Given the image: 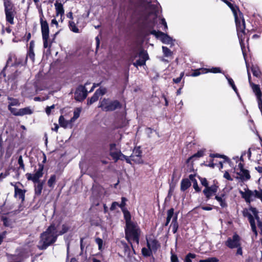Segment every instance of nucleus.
Returning a JSON list of instances; mask_svg holds the SVG:
<instances>
[{
    "label": "nucleus",
    "instance_id": "nucleus-33",
    "mask_svg": "<svg viewBox=\"0 0 262 262\" xmlns=\"http://www.w3.org/2000/svg\"><path fill=\"white\" fill-rule=\"evenodd\" d=\"M121 154V152L120 149L115 151H111L110 153V156L115 161H117L119 159Z\"/></svg>",
    "mask_w": 262,
    "mask_h": 262
},
{
    "label": "nucleus",
    "instance_id": "nucleus-19",
    "mask_svg": "<svg viewBox=\"0 0 262 262\" xmlns=\"http://www.w3.org/2000/svg\"><path fill=\"white\" fill-rule=\"evenodd\" d=\"M6 14V19L7 21L11 25L14 24V17L16 12L14 10H11L5 11Z\"/></svg>",
    "mask_w": 262,
    "mask_h": 262
},
{
    "label": "nucleus",
    "instance_id": "nucleus-17",
    "mask_svg": "<svg viewBox=\"0 0 262 262\" xmlns=\"http://www.w3.org/2000/svg\"><path fill=\"white\" fill-rule=\"evenodd\" d=\"M55 224L56 230L57 231V235L63 234L68 232L70 229V227L67 224H63L61 227L59 224Z\"/></svg>",
    "mask_w": 262,
    "mask_h": 262
},
{
    "label": "nucleus",
    "instance_id": "nucleus-47",
    "mask_svg": "<svg viewBox=\"0 0 262 262\" xmlns=\"http://www.w3.org/2000/svg\"><path fill=\"white\" fill-rule=\"evenodd\" d=\"M8 100H11V102L9 103V104L8 106H15V105H18L19 104V102L18 100L13 99L12 98L8 97Z\"/></svg>",
    "mask_w": 262,
    "mask_h": 262
},
{
    "label": "nucleus",
    "instance_id": "nucleus-6",
    "mask_svg": "<svg viewBox=\"0 0 262 262\" xmlns=\"http://www.w3.org/2000/svg\"><path fill=\"white\" fill-rule=\"evenodd\" d=\"M150 33L155 35L157 38L159 39L163 43L173 45V40L170 36L167 34L161 31H156L155 30H152Z\"/></svg>",
    "mask_w": 262,
    "mask_h": 262
},
{
    "label": "nucleus",
    "instance_id": "nucleus-61",
    "mask_svg": "<svg viewBox=\"0 0 262 262\" xmlns=\"http://www.w3.org/2000/svg\"><path fill=\"white\" fill-rule=\"evenodd\" d=\"M120 204L116 202H114L112 203V206L110 208L111 210H114L116 208L117 206H119Z\"/></svg>",
    "mask_w": 262,
    "mask_h": 262
},
{
    "label": "nucleus",
    "instance_id": "nucleus-50",
    "mask_svg": "<svg viewBox=\"0 0 262 262\" xmlns=\"http://www.w3.org/2000/svg\"><path fill=\"white\" fill-rule=\"evenodd\" d=\"M218 259L215 257H209L206 259H201L199 262H217Z\"/></svg>",
    "mask_w": 262,
    "mask_h": 262
},
{
    "label": "nucleus",
    "instance_id": "nucleus-53",
    "mask_svg": "<svg viewBox=\"0 0 262 262\" xmlns=\"http://www.w3.org/2000/svg\"><path fill=\"white\" fill-rule=\"evenodd\" d=\"M184 73L181 72L180 74V75L179 77H178L177 78L173 79V82L176 83H179L181 81V80L182 78H183V77L184 76Z\"/></svg>",
    "mask_w": 262,
    "mask_h": 262
},
{
    "label": "nucleus",
    "instance_id": "nucleus-9",
    "mask_svg": "<svg viewBox=\"0 0 262 262\" xmlns=\"http://www.w3.org/2000/svg\"><path fill=\"white\" fill-rule=\"evenodd\" d=\"M142 151L140 147H135L132 154L129 156L131 162L133 161L136 163L140 164L143 162L141 156Z\"/></svg>",
    "mask_w": 262,
    "mask_h": 262
},
{
    "label": "nucleus",
    "instance_id": "nucleus-44",
    "mask_svg": "<svg viewBox=\"0 0 262 262\" xmlns=\"http://www.w3.org/2000/svg\"><path fill=\"white\" fill-rule=\"evenodd\" d=\"M243 214L244 216L248 217L249 221L254 219V216L250 213H249L247 209H244L243 211Z\"/></svg>",
    "mask_w": 262,
    "mask_h": 262
},
{
    "label": "nucleus",
    "instance_id": "nucleus-5",
    "mask_svg": "<svg viewBox=\"0 0 262 262\" xmlns=\"http://www.w3.org/2000/svg\"><path fill=\"white\" fill-rule=\"evenodd\" d=\"M40 23L41 26V31L43 42V47L47 48L50 47V45L48 43L49 37V25L46 20L43 19V15L42 13L40 17Z\"/></svg>",
    "mask_w": 262,
    "mask_h": 262
},
{
    "label": "nucleus",
    "instance_id": "nucleus-32",
    "mask_svg": "<svg viewBox=\"0 0 262 262\" xmlns=\"http://www.w3.org/2000/svg\"><path fill=\"white\" fill-rule=\"evenodd\" d=\"M4 6L5 11L14 9L13 5L10 0H4Z\"/></svg>",
    "mask_w": 262,
    "mask_h": 262
},
{
    "label": "nucleus",
    "instance_id": "nucleus-12",
    "mask_svg": "<svg viewBox=\"0 0 262 262\" xmlns=\"http://www.w3.org/2000/svg\"><path fill=\"white\" fill-rule=\"evenodd\" d=\"M157 23V16L155 13H150L146 18L145 24L147 28L152 29Z\"/></svg>",
    "mask_w": 262,
    "mask_h": 262
},
{
    "label": "nucleus",
    "instance_id": "nucleus-49",
    "mask_svg": "<svg viewBox=\"0 0 262 262\" xmlns=\"http://www.w3.org/2000/svg\"><path fill=\"white\" fill-rule=\"evenodd\" d=\"M18 163L19 165V168L25 170V164H24L22 156H19Z\"/></svg>",
    "mask_w": 262,
    "mask_h": 262
},
{
    "label": "nucleus",
    "instance_id": "nucleus-38",
    "mask_svg": "<svg viewBox=\"0 0 262 262\" xmlns=\"http://www.w3.org/2000/svg\"><path fill=\"white\" fill-rule=\"evenodd\" d=\"M56 176L55 174L52 175L50 179H49L48 181V186L51 187L53 188L54 186V184L56 182Z\"/></svg>",
    "mask_w": 262,
    "mask_h": 262
},
{
    "label": "nucleus",
    "instance_id": "nucleus-60",
    "mask_svg": "<svg viewBox=\"0 0 262 262\" xmlns=\"http://www.w3.org/2000/svg\"><path fill=\"white\" fill-rule=\"evenodd\" d=\"M171 262H179L178 257L176 255L172 254L171 256Z\"/></svg>",
    "mask_w": 262,
    "mask_h": 262
},
{
    "label": "nucleus",
    "instance_id": "nucleus-23",
    "mask_svg": "<svg viewBox=\"0 0 262 262\" xmlns=\"http://www.w3.org/2000/svg\"><path fill=\"white\" fill-rule=\"evenodd\" d=\"M147 245L149 249L155 251L157 250L159 246L158 242L156 239L147 240Z\"/></svg>",
    "mask_w": 262,
    "mask_h": 262
},
{
    "label": "nucleus",
    "instance_id": "nucleus-59",
    "mask_svg": "<svg viewBox=\"0 0 262 262\" xmlns=\"http://www.w3.org/2000/svg\"><path fill=\"white\" fill-rule=\"evenodd\" d=\"M28 56L32 60H34V56H35V54L34 53L33 50H29V52L28 53Z\"/></svg>",
    "mask_w": 262,
    "mask_h": 262
},
{
    "label": "nucleus",
    "instance_id": "nucleus-58",
    "mask_svg": "<svg viewBox=\"0 0 262 262\" xmlns=\"http://www.w3.org/2000/svg\"><path fill=\"white\" fill-rule=\"evenodd\" d=\"M6 234V231H4L2 233H0V245L3 242L4 238H5Z\"/></svg>",
    "mask_w": 262,
    "mask_h": 262
},
{
    "label": "nucleus",
    "instance_id": "nucleus-35",
    "mask_svg": "<svg viewBox=\"0 0 262 262\" xmlns=\"http://www.w3.org/2000/svg\"><path fill=\"white\" fill-rule=\"evenodd\" d=\"M81 112V109L80 108H76L74 112V116L71 118V122H74L77 118L79 117L80 114Z\"/></svg>",
    "mask_w": 262,
    "mask_h": 262
},
{
    "label": "nucleus",
    "instance_id": "nucleus-57",
    "mask_svg": "<svg viewBox=\"0 0 262 262\" xmlns=\"http://www.w3.org/2000/svg\"><path fill=\"white\" fill-rule=\"evenodd\" d=\"M55 107L54 105H52L50 106H48L46 109V112L48 115L51 114V110L53 109Z\"/></svg>",
    "mask_w": 262,
    "mask_h": 262
},
{
    "label": "nucleus",
    "instance_id": "nucleus-36",
    "mask_svg": "<svg viewBox=\"0 0 262 262\" xmlns=\"http://www.w3.org/2000/svg\"><path fill=\"white\" fill-rule=\"evenodd\" d=\"M69 26L70 30L74 32V33H79V30L78 28L76 27V24L73 21H69Z\"/></svg>",
    "mask_w": 262,
    "mask_h": 262
},
{
    "label": "nucleus",
    "instance_id": "nucleus-30",
    "mask_svg": "<svg viewBox=\"0 0 262 262\" xmlns=\"http://www.w3.org/2000/svg\"><path fill=\"white\" fill-rule=\"evenodd\" d=\"M242 51H243V55H244V58H245V53L243 51V48H244V41H243V48H242ZM245 62H246V67H247V73H248V80H249V83L250 84V85L252 87V90H253V88H254V85H257L256 84H255L254 83H253L252 82H251V75L249 73V67H248V64L246 60V58H245Z\"/></svg>",
    "mask_w": 262,
    "mask_h": 262
},
{
    "label": "nucleus",
    "instance_id": "nucleus-15",
    "mask_svg": "<svg viewBox=\"0 0 262 262\" xmlns=\"http://www.w3.org/2000/svg\"><path fill=\"white\" fill-rule=\"evenodd\" d=\"M218 187V185L214 183L213 185L208 186L203 190V193L206 196L207 200H209L213 194L217 192Z\"/></svg>",
    "mask_w": 262,
    "mask_h": 262
},
{
    "label": "nucleus",
    "instance_id": "nucleus-29",
    "mask_svg": "<svg viewBox=\"0 0 262 262\" xmlns=\"http://www.w3.org/2000/svg\"><path fill=\"white\" fill-rule=\"evenodd\" d=\"M250 211L252 212L253 215H254V219H256L257 221V223H258V226L260 227L262 225H261V223L260 221V218L258 216V211L257 210V209L255 208H253V207H251L250 208Z\"/></svg>",
    "mask_w": 262,
    "mask_h": 262
},
{
    "label": "nucleus",
    "instance_id": "nucleus-39",
    "mask_svg": "<svg viewBox=\"0 0 262 262\" xmlns=\"http://www.w3.org/2000/svg\"><path fill=\"white\" fill-rule=\"evenodd\" d=\"M251 71L252 72L253 75L257 77L260 76L261 72L259 70L258 67L256 66H252L251 68Z\"/></svg>",
    "mask_w": 262,
    "mask_h": 262
},
{
    "label": "nucleus",
    "instance_id": "nucleus-37",
    "mask_svg": "<svg viewBox=\"0 0 262 262\" xmlns=\"http://www.w3.org/2000/svg\"><path fill=\"white\" fill-rule=\"evenodd\" d=\"M124 254L128 257L132 255V251H131L129 247L125 243L123 244Z\"/></svg>",
    "mask_w": 262,
    "mask_h": 262
},
{
    "label": "nucleus",
    "instance_id": "nucleus-34",
    "mask_svg": "<svg viewBox=\"0 0 262 262\" xmlns=\"http://www.w3.org/2000/svg\"><path fill=\"white\" fill-rule=\"evenodd\" d=\"M225 77L228 80L229 84L232 87V88L233 89L234 91L237 94V95H238V94L237 92V89L234 84L233 79L231 78L228 76L227 75H225Z\"/></svg>",
    "mask_w": 262,
    "mask_h": 262
},
{
    "label": "nucleus",
    "instance_id": "nucleus-25",
    "mask_svg": "<svg viewBox=\"0 0 262 262\" xmlns=\"http://www.w3.org/2000/svg\"><path fill=\"white\" fill-rule=\"evenodd\" d=\"M177 220H178V214L176 213H175V214L172 220V222L170 225V226H172V232H173V233H176L177 232V230H178V229L179 227V225H178Z\"/></svg>",
    "mask_w": 262,
    "mask_h": 262
},
{
    "label": "nucleus",
    "instance_id": "nucleus-48",
    "mask_svg": "<svg viewBox=\"0 0 262 262\" xmlns=\"http://www.w3.org/2000/svg\"><path fill=\"white\" fill-rule=\"evenodd\" d=\"M8 110L11 112V113H12L15 116H19V115H18L19 114V110H17L15 108H13L10 106H8Z\"/></svg>",
    "mask_w": 262,
    "mask_h": 262
},
{
    "label": "nucleus",
    "instance_id": "nucleus-13",
    "mask_svg": "<svg viewBox=\"0 0 262 262\" xmlns=\"http://www.w3.org/2000/svg\"><path fill=\"white\" fill-rule=\"evenodd\" d=\"M106 89L105 88H100L97 89L93 96L88 100V104L91 105L98 100L100 96L104 95L106 93Z\"/></svg>",
    "mask_w": 262,
    "mask_h": 262
},
{
    "label": "nucleus",
    "instance_id": "nucleus-7",
    "mask_svg": "<svg viewBox=\"0 0 262 262\" xmlns=\"http://www.w3.org/2000/svg\"><path fill=\"white\" fill-rule=\"evenodd\" d=\"M44 168V165L42 164L39 163L38 164V168L35 171L34 173H28L26 174L27 178L28 180H31L33 182V183H36V182H40L39 181V179L41 178L43 176V170Z\"/></svg>",
    "mask_w": 262,
    "mask_h": 262
},
{
    "label": "nucleus",
    "instance_id": "nucleus-11",
    "mask_svg": "<svg viewBox=\"0 0 262 262\" xmlns=\"http://www.w3.org/2000/svg\"><path fill=\"white\" fill-rule=\"evenodd\" d=\"M139 59L136 62H133V64L136 67L142 66L145 64L146 61L148 59V55L146 51L141 50L139 53Z\"/></svg>",
    "mask_w": 262,
    "mask_h": 262
},
{
    "label": "nucleus",
    "instance_id": "nucleus-1",
    "mask_svg": "<svg viewBox=\"0 0 262 262\" xmlns=\"http://www.w3.org/2000/svg\"><path fill=\"white\" fill-rule=\"evenodd\" d=\"M56 230L55 224L53 223L40 234V240L37 246L39 249H46L56 241L58 235Z\"/></svg>",
    "mask_w": 262,
    "mask_h": 262
},
{
    "label": "nucleus",
    "instance_id": "nucleus-21",
    "mask_svg": "<svg viewBox=\"0 0 262 262\" xmlns=\"http://www.w3.org/2000/svg\"><path fill=\"white\" fill-rule=\"evenodd\" d=\"M238 174L239 176V178L243 181H246L249 180L251 177L249 171L247 169L240 170V171L238 173Z\"/></svg>",
    "mask_w": 262,
    "mask_h": 262
},
{
    "label": "nucleus",
    "instance_id": "nucleus-10",
    "mask_svg": "<svg viewBox=\"0 0 262 262\" xmlns=\"http://www.w3.org/2000/svg\"><path fill=\"white\" fill-rule=\"evenodd\" d=\"M87 96V91L83 86H78L74 94L75 99L78 101L83 100Z\"/></svg>",
    "mask_w": 262,
    "mask_h": 262
},
{
    "label": "nucleus",
    "instance_id": "nucleus-43",
    "mask_svg": "<svg viewBox=\"0 0 262 262\" xmlns=\"http://www.w3.org/2000/svg\"><path fill=\"white\" fill-rule=\"evenodd\" d=\"M142 254L145 256H149L151 254V250L146 248H143L142 249Z\"/></svg>",
    "mask_w": 262,
    "mask_h": 262
},
{
    "label": "nucleus",
    "instance_id": "nucleus-41",
    "mask_svg": "<svg viewBox=\"0 0 262 262\" xmlns=\"http://www.w3.org/2000/svg\"><path fill=\"white\" fill-rule=\"evenodd\" d=\"M203 71H205V73L211 72L213 73H221V70L220 68H212L210 69H204L202 70Z\"/></svg>",
    "mask_w": 262,
    "mask_h": 262
},
{
    "label": "nucleus",
    "instance_id": "nucleus-28",
    "mask_svg": "<svg viewBox=\"0 0 262 262\" xmlns=\"http://www.w3.org/2000/svg\"><path fill=\"white\" fill-rule=\"evenodd\" d=\"M191 186V183L188 179H183L181 183V190L185 191Z\"/></svg>",
    "mask_w": 262,
    "mask_h": 262
},
{
    "label": "nucleus",
    "instance_id": "nucleus-51",
    "mask_svg": "<svg viewBox=\"0 0 262 262\" xmlns=\"http://www.w3.org/2000/svg\"><path fill=\"white\" fill-rule=\"evenodd\" d=\"M200 181L202 184V185L207 188L208 186V183L207 179L206 178L199 177Z\"/></svg>",
    "mask_w": 262,
    "mask_h": 262
},
{
    "label": "nucleus",
    "instance_id": "nucleus-16",
    "mask_svg": "<svg viewBox=\"0 0 262 262\" xmlns=\"http://www.w3.org/2000/svg\"><path fill=\"white\" fill-rule=\"evenodd\" d=\"M253 92L256 96L257 99V102L258 105V107L260 110L261 113H262V99L261 96L262 93L260 90L259 85H254L253 88Z\"/></svg>",
    "mask_w": 262,
    "mask_h": 262
},
{
    "label": "nucleus",
    "instance_id": "nucleus-24",
    "mask_svg": "<svg viewBox=\"0 0 262 262\" xmlns=\"http://www.w3.org/2000/svg\"><path fill=\"white\" fill-rule=\"evenodd\" d=\"M122 212L125 220V226L135 223L131 221V215L129 212L126 209H123Z\"/></svg>",
    "mask_w": 262,
    "mask_h": 262
},
{
    "label": "nucleus",
    "instance_id": "nucleus-4",
    "mask_svg": "<svg viewBox=\"0 0 262 262\" xmlns=\"http://www.w3.org/2000/svg\"><path fill=\"white\" fill-rule=\"evenodd\" d=\"M98 107L103 111L110 112L121 108V104L118 100L112 101L109 99L104 98L99 102Z\"/></svg>",
    "mask_w": 262,
    "mask_h": 262
},
{
    "label": "nucleus",
    "instance_id": "nucleus-26",
    "mask_svg": "<svg viewBox=\"0 0 262 262\" xmlns=\"http://www.w3.org/2000/svg\"><path fill=\"white\" fill-rule=\"evenodd\" d=\"M36 184L35 185V193L36 195H39L41 193L45 181L36 182Z\"/></svg>",
    "mask_w": 262,
    "mask_h": 262
},
{
    "label": "nucleus",
    "instance_id": "nucleus-20",
    "mask_svg": "<svg viewBox=\"0 0 262 262\" xmlns=\"http://www.w3.org/2000/svg\"><path fill=\"white\" fill-rule=\"evenodd\" d=\"M58 121L60 126L63 128H67L69 127L70 128L72 127V123L73 122H71L70 120L69 121L66 120L63 116H60L59 117Z\"/></svg>",
    "mask_w": 262,
    "mask_h": 262
},
{
    "label": "nucleus",
    "instance_id": "nucleus-3",
    "mask_svg": "<svg viewBox=\"0 0 262 262\" xmlns=\"http://www.w3.org/2000/svg\"><path fill=\"white\" fill-rule=\"evenodd\" d=\"M239 193L247 203H250L256 199H259L262 202V189H261L254 190L248 189L245 191L240 190Z\"/></svg>",
    "mask_w": 262,
    "mask_h": 262
},
{
    "label": "nucleus",
    "instance_id": "nucleus-31",
    "mask_svg": "<svg viewBox=\"0 0 262 262\" xmlns=\"http://www.w3.org/2000/svg\"><path fill=\"white\" fill-rule=\"evenodd\" d=\"M33 113L32 110L30 108V107H26L25 108L19 109V116H24L25 115H31Z\"/></svg>",
    "mask_w": 262,
    "mask_h": 262
},
{
    "label": "nucleus",
    "instance_id": "nucleus-14",
    "mask_svg": "<svg viewBox=\"0 0 262 262\" xmlns=\"http://www.w3.org/2000/svg\"><path fill=\"white\" fill-rule=\"evenodd\" d=\"M11 185L14 187V197L20 200L21 203H23L25 201L26 190L19 188L16 185H14L12 183Z\"/></svg>",
    "mask_w": 262,
    "mask_h": 262
},
{
    "label": "nucleus",
    "instance_id": "nucleus-8",
    "mask_svg": "<svg viewBox=\"0 0 262 262\" xmlns=\"http://www.w3.org/2000/svg\"><path fill=\"white\" fill-rule=\"evenodd\" d=\"M240 244L241 237L236 233H234L232 237L228 238L225 242V245L230 249L236 248L239 247Z\"/></svg>",
    "mask_w": 262,
    "mask_h": 262
},
{
    "label": "nucleus",
    "instance_id": "nucleus-46",
    "mask_svg": "<svg viewBox=\"0 0 262 262\" xmlns=\"http://www.w3.org/2000/svg\"><path fill=\"white\" fill-rule=\"evenodd\" d=\"M119 160H121L122 161L125 160L127 163L132 164L129 157L125 156L122 152L121 154V155L120 156V158Z\"/></svg>",
    "mask_w": 262,
    "mask_h": 262
},
{
    "label": "nucleus",
    "instance_id": "nucleus-56",
    "mask_svg": "<svg viewBox=\"0 0 262 262\" xmlns=\"http://www.w3.org/2000/svg\"><path fill=\"white\" fill-rule=\"evenodd\" d=\"M192 183H193V187L194 189L195 190V191L197 192L200 191L201 189L199 187L196 180H194V181L192 182Z\"/></svg>",
    "mask_w": 262,
    "mask_h": 262
},
{
    "label": "nucleus",
    "instance_id": "nucleus-18",
    "mask_svg": "<svg viewBox=\"0 0 262 262\" xmlns=\"http://www.w3.org/2000/svg\"><path fill=\"white\" fill-rule=\"evenodd\" d=\"M56 10V16L60 15L61 21H63L62 16L64 15V11L63 9V5L61 3L56 2L54 4Z\"/></svg>",
    "mask_w": 262,
    "mask_h": 262
},
{
    "label": "nucleus",
    "instance_id": "nucleus-27",
    "mask_svg": "<svg viewBox=\"0 0 262 262\" xmlns=\"http://www.w3.org/2000/svg\"><path fill=\"white\" fill-rule=\"evenodd\" d=\"M175 214H174V209L173 208H170V209L168 210L167 211V217H166V221L165 223L164 224L165 226H168L169 224L171 219H173L174 215Z\"/></svg>",
    "mask_w": 262,
    "mask_h": 262
},
{
    "label": "nucleus",
    "instance_id": "nucleus-55",
    "mask_svg": "<svg viewBox=\"0 0 262 262\" xmlns=\"http://www.w3.org/2000/svg\"><path fill=\"white\" fill-rule=\"evenodd\" d=\"M118 150H119V149H118L117 148V145L115 143H112L110 144V152H111V151H117Z\"/></svg>",
    "mask_w": 262,
    "mask_h": 262
},
{
    "label": "nucleus",
    "instance_id": "nucleus-54",
    "mask_svg": "<svg viewBox=\"0 0 262 262\" xmlns=\"http://www.w3.org/2000/svg\"><path fill=\"white\" fill-rule=\"evenodd\" d=\"M95 241H96V243L98 245L99 249L101 250L102 248V245H103L102 239L100 238H96Z\"/></svg>",
    "mask_w": 262,
    "mask_h": 262
},
{
    "label": "nucleus",
    "instance_id": "nucleus-62",
    "mask_svg": "<svg viewBox=\"0 0 262 262\" xmlns=\"http://www.w3.org/2000/svg\"><path fill=\"white\" fill-rule=\"evenodd\" d=\"M161 24L163 25L164 26V30H166L167 29V23L166 22V20L164 18H161Z\"/></svg>",
    "mask_w": 262,
    "mask_h": 262
},
{
    "label": "nucleus",
    "instance_id": "nucleus-2",
    "mask_svg": "<svg viewBox=\"0 0 262 262\" xmlns=\"http://www.w3.org/2000/svg\"><path fill=\"white\" fill-rule=\"evenodd\" d=\"M141 233V229L136 223L125 226V238L130 244L134 253L136 246L139 245Z\"/></svg>",
    "mask_w": 262,
    "mask_h": 262
},
{
    "label": "nucleus",
    "instance_id": "nucleus-45",
    "mask_svg": "<svg viewBox=\"0 0 262 262\" xmlns=\"http://www.w3.org/2000/svg\"><path fill=\"white\" fill-rule=\"evenodd\" d=\"M196 257L195 254L189 253L186 256L185 259V262H192L191 260L192 258H194Z\"/></svg>",
    "mask_w": 262,
    "mask_h": 262
},
{
    "label": "nucleus",
    "instance_id": "nucleus-63",
    "mask_svg": "<svg viewBox=\"0 0 262 262\" xmlns=\"http://www.w3.org/2000/svg\"><path fill=\"white\" fill-rule=\"evenodd\" d=\"M236 248H237L236 254L242 255L243 254V251L242 248L241 247V244L239 245V247H236Z\"/></svg>",
    "mask_w": 262,
    "mask_h": 262
},
{
    "label": "nucleus",
    "instance_id": "nucleus-22",
    "mask_svg": "<svg viewBox=\"0 0 262 262\" xmlns=\"http://www.w3.org/2000/svg\"><path fill=\"white\" fill-rule=\"evenodd\" d=\"M215 199L219 202L220 206L225 208L227 206V204L226 201V196L224 193H222L221 195H216Z\"/></svg>",
    "mask_w": 262,
    "mask_h": 262
},
{
    "label": "nucleus",
    "instance_id": "nucleus-40",
    "mask_svg": "<svg viewBox=\"0 0 262 262\" xmlns=\"http://www.w3.org/2000/svg\"><path fill=\"white\" fill-rule=\"evenodd\" d=\"M162 51L164 54V55L165 57H170L173 54L172 52H171L167 47L163 46L162 47Z\"/></svg>",
    "mask_w": 262,
    "mask_h": 262
},
{
    "label": "nucleus",
    "instance_id": "nucleus-42",
    "mask_svg": "<svg viewBox=\"0 0 262 262\" xmlns=\"http://www.w3.org/2000/svg\"><path fill=\"white\" fill-rule=\"evenodd\" d=\"M249 221L250 222L252 231L256 235L257 233V231H256V227L254 219H253L252 220H250Z\"/></svg>",
    "mask_w": 262,
    "mask_h": 262
},
{
    "label": "nucleus",
    "instance_id": "nucleus-64",
    "mask_svg": "<svg viewBox=\"0 0 262 262\" xmlns=\"http://www.w3.org/2000/svg\"><path fill=\"white\" fill-rule=\"evenodd\" d=\"M224 177L228 180H230V181H232V179L231 178L229 173L227 172V171H226L224 174Z\"/></svg>",
    "mask_w": 262,
    "mask_h": 262
},
{
    "label": "nucleus",
    "instance_id": "nucleus-52",
    "mask_svg": "<svg viewBox=\"0 0 262 262\" xmlns=\"http://www.w3.org/2000/svg\"><path fill=\"white\" fill-rule=\"evenodd\" d=\"M121 200L122 202L120 204L119 207L122 210L123 209H126L125 208V206L126 205V202L127 201V199L124 197H122L121 198Z\"/></svg>",
    "mask_w": 262,
    "mask_h": 262
}]
</instances>
